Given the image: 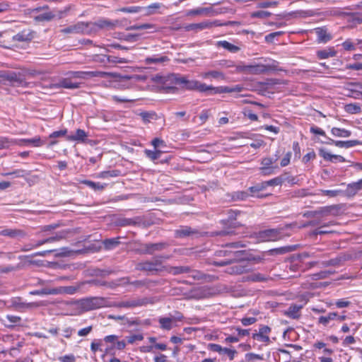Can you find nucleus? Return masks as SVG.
Returning <instances> with one entry per match:
<instances>
[{
    "mask_svg": "<svg viewBox=\"0 0 362 362\" xmlns=\"http://www.w3.org/2000/svg\"><path fill=\"white\" fill-rule=\"evenodd\" d=\"M81 83L72 81L70 76H66L59 81V82L54 85L55 88H63L67 89H76L81 87Z\"/></svg>",
    "mask_w": 362,
    "mask_h": 362,
    "instance_id": "15",
    "label": "nucleus"
},
{
    "mask_svg": "<svg viewBox=\"0 0 362 362\" xmlns=\"http://www.w3.org/2000/svg\"><path fill=\"white\" fill-rule=\"evenodd\" d=\"M361 189L362 179L357 182L349 184L346 187V189L345 190H342L341 195L347 198H352Z\"/></svg>",
    "mask_w": 362,
    "mask_h": 362,
    "instance_id": "11",
    "label": "nucleus"
},
{
    "mask_svg": "<svg viewBox=\"0 0 362 362\" xmlns=\"http://www.w3.org/2000/svg\"><path fill=\"white\" fill-rule=\"evenodd\" d=\"M64 238H65V233L64 232H62V233H57L56 235H53V236L49 237L47 238L38 240V245H42L45 243L59 241Z\"/></svg>",
    "mask_w": 362,
    "mask_h": 362,
    "instance_id": "44",
    "label": "nucleus"
},
{
    "mask_svg": "<svg viewBox=\"0 0 362 362\" xmlns=\"http://www.w3.org/2000/svg\"><path fill=\"white\" fill-rule=\"evenodd\" d=\"M240 214V211H234L232 209L227 210L226 214L228 215V218L226 220H222L221 221V223L224 226L227 225L228 223H230V227L236 228V227L239 226L240 225H238L237 223H233L231 222L233 220H235L237 216Z\"/></svg>",
    "mask_w": 362,
    "mask_h": 362,
    "instance_id": "23",
    "label": "nucleus"
},
{
    "mask_svg": "<svg viewBox=\"0 0 362 362\" xmlns=\"http://www.w3.org/2000/svg\"><path fill=\"white\" fill-rule=\"evenodd\" d=\"M219 25H221V24L218 23L217 21H203V22H201L199 23L189 24L186 27V30H202L204 29L211 28L214 26H219Z\"/></svg>",
    "mask_w": 362,
    "mask_h": 362,
    "instance_id": "13",
    "label": "nucleus"
},
{
    "mask_svg": "<svg viewBox=\"0 0 362 362\" xmlns=\"http://www.w3.org/2000/svg\"><path fill=\"white\" fill-rule=\"evenodd\" d=\"M270 332L271 328L269 326L263 325L259 328L257 333H254L252 334V338L262 342L269 343L270 341V339L268 334Z\"/></svg>",
    "mask_w": 362,
    "mask_h": 362,
    "instance_id": "14",
    "label": "nucleus"
},
{
    "mask_svg": "<svg viewBox=\"0 0 362 362\" xmlns=\"http://www.w3.org/2000/svg\"><path fill=\"white\" fill-rule=\"evenodd\" d=\"M315 33L319 42L325 43L332 39V35L327 33L325 28H317L315 29Z\"/></svg>",
    "mask_w": 362,
    "mask_h": 362,
    "instance_id": "22",
    "label": "nucleus"
},
{
    "mask_svg": "<svg viewBox=\"0 0 362 362\" xmlns=\"http://www.w3.org/2000/svg\"><path fill=\"white\" fill-rule=\"evenodd\" d=\"M119 238H107L103 241L105 250H110L115 249L119 244Z\"/></svg>",
    "mask_w": 362,
    "mask_h": 362,
    "instance_id": "39",
    "label": "nucleus"
},
{
    "mask_svg": "<svg viewBox=\"0 0 362 362\" xmlns=\"http://www.w3.org/2000/svg\"><path fill=\"white\" fill-rule=\"evenodd\" d=\"M34 37V32L30 29L23 30L13 37V40L17 42L30 41Z\"/></svg>",
    "mask_w": 362,
    "mask_h": 362,
    "instance_id": "18",
    "label": "nucleus"
},
{
    "mask_svg": "<svg viewBox=\"0 0 362 362\" xmlns=\"http://www.w3.org/2000/svg\"><path fill=\"white\" fill-rule=\"evenodd\" d=\"M168 247V244L164 242L148 243V250H147L146 252H148V255H153L156 252L164 250Z\"/></svg>",
    "mask_w": 362,
    "mask_h": 362,
    "instance_id": "32",
    "label": "nucleus"
},
{
    "mask_svg": "<svg viewBox=\"0 0 362 362\" xmlns=\"http://www.w3.org/2000/svg\"><path fill=\"white\" fill-rule=\"evenodd\" d=\"M296 222L277 228L267 229L259 232L257 238L262 241H276L284 236V231L296 227Z\"/></svg>",
    "mask_w": 362,
    "mask_h": 362,
    "instance_id": "4",
    "label": "nucleus"
},
{
    "mask_svg": "<svg viewBox=\"0 0 362 362\" xmlns=\"http://www.w3.org/2000/svg\"><path fill=\"white\" fill-rule=\"evenodd\" d=\"M91 24H88V22H78L74 25H69L65 28L61 30V33L64 34H90V29L89 26Z\"/></svg>",
    "mask_w": 362,
    "mask_h": 362,
    "instance_id": "7",
    "label": "nucleus"
},
{
    "mask_svg": "<svg viewBox=\"0 0 362 362\" xmlns=\"http://www.w3.org/2000/svg\"><path fill=\"white\" fill-rule=\"evenodd\" d=\"M16 144V140H10L4 136H0V149L8 148L11 145Z\"/></svg>",
    "mask_w": 362,
    "mask_h": 362,
    "instance_id": "61",
    "label": "nucleus"
},
{
    "mask_svg": "<svg viewBox=\"0 0 362 362\" xmlns=\"http://www.w3.org/2000/svg\"><path fill=\"white\" fill-rule=\"evenodd\" d=\"M13 305L18 309H31L40 306V304L37 303H25L22 302L20 298L15 299L13 301Z\"/></svg>",
    "mask_w": 362,
    "mask_h": 362,
    "instance_id": "33",
    "label": "nucleus"
},
{
    "mask_svg": "<svg viewBox=\"0 0 362 362\" xmlns=\"http://www.w3.org/2000/svg\"><path fill=\"white\" fill-rule=\"evenodd\" d=\"M176 238H199L202 235V233L197 228H192L188 226H181L174 232Z\"/></svg>",
    "mask_w": 362,
    "mask_h": 362,
    "instance_id": "8",
    "label": "nucleus"
},
{
    "mask_svg": "<svg viewBox=\"0 0 362 362\" xmlns=\"http://www.w3.org/2000/svg\"><path fill=\"white\" fill-rule=\"evenodd\" d=\"M279 169V167H267V166H261L259 170L261 171L262 175H270L275 173V171Z\"/></svg>",
    "mask_w": 362,
    "mask_h": 362,
    "instance_id": "63",
    "label": "nucleus"
},
{
    "mask_svg": "<svg viewBox=\"0 0 362 362\" xmlns=\"http://www.w3.org/2000/svg\"><path fill=\"white\" fill-rule=\"evenodd\" d=\"M117 11L128 13H136L142 12V8L141 6H133L119 8L117 9Z\"/></svg>",
    "mask_w": 362,
    "mask_h": 362,
    "instance_id": "52",
    "label": "nucleus"
},
{
    "mask_svg": "<svg viewBox=\"0 0 362 362\" xmlns=\"http://www.w3.org/2000/svg\"><path fill=\"white\" fill-rule=\"evenodd\" d=\"M218 45L232 53H236L240 50V48L238 46L234 45L226 40L219 41Z\"/></svg>",
    "mask_w": 362,
    "mask_h": 362,
    "instance_id": "47",
    "label": "nucleus"
},
{
    "mask_svg": "<svg viewBox=\"0 0 362 362\" xmlns=\"http://www.w3.org/2000/svg\"><path fill=\"white\" fill-rule=\"evenodd\" d=\"M213 66H218L221 69H228L233 67L236 69L238 66H235L234 62L230 60H220L216 62V64H214Z\"/></svg>",
    "mask_w": 362,
    "mask_h": 362,
    "instance_id": "50",
    "label": "nucleus"
},
{
    "mask_svg": "<svg viewBox=\"0 0 362 362\" xmlns=\"http://www.w3.org/2000/svg\"><path fill=\"white\" fill-rule=\"evenodd\" d=\"M201 76L204 79H209L210 78H212L214 79H221V80L226 79L225 74L222 71H220L218 70H213V71L203 72Z\"/></svg>",
    "mask_w": 362,
    "mask_h": 362,
    "instance_id": "31",
    "label": "nucleus"
},
{
    "mask_svg": "<svg viewBox=\"0 0 362 362\" xmlns=\"http://www.w3.org/2000/svg\"><path fill=\"white\" fill-rule=\"evenodd\" d=\"M58 289L57 288H42L40 290H36L34 291H31L30 294L32 295H53L57 294Z\"/></svg>",
    "mask_w": 362,
    "mask_h": 362,
    "instance_id": "53",
    "label": "nucleus"
},
{
    "mask_svg": "<svg viewBox=\"0 0 362 362\" xmlns=\"http://www.w3.org/2000/svg\"><path fill=\"white\" fill-rule=\"evenodd\" d=\"M180 74H171L167 76L156 75L152 81L157 84L161 91L165 93H175L177 89L175 86H179Z\"/></svg>",
    "mask_w": 362,
    "mask_h": 362,
    "instance_id": "2",
    "label": "nucleus"
},
{
    "mask_svg": "<svg viewBox=\"0 0 362 362\" xmlns=\"http://www.w3.org/2000/svg\"><path fill=\"white\" fill-rule=\"evenodd\" d=\"M344 110L349 114H357L361 112V107L357 103L347 104L345 105Z\"/></svg>",
    "mask_w": 362,
    "mask_h": 362,
    "instance_id": "49",
    "label": "nucleus"
},
{
    "mask_svg": "<svg viewBox=\"0 0 362 362\" xmlns=\"http://www.w3.org/2000/svg\"><path fill=\"white\" fill-rule=\"evenodd\" d=\"M301 308V305H291L286 311V315L293 319H297L300 316L299 313Z\"/></svg>",
    "mask_w": 362,
    "mask_h": 362,
    "instance_id": "42",
    "label": "nucleus"
},
{
    "mask_svg": "<svg viewBox=\"0 0 362 362\" xmlns=\"http://www.w3.org/2000/svg\"><path fill=\"white\" fill-rule=\"evenodd\" d=\"M331 134L337 137H349L351 135V132L342 128L332 127Z\"/></svg>",
    "mask_w": 362,
    "mask_h": 362,
    "instance_id": "41",
    "label": "nucleus"
},
{
    "mask_svg": "<svg viewBox=\"0 0 362 362\" xmlns=\"http://www.w3.org/2000/svg\"><path fill=\"white\" fill-rule=\"evenodd\" d=\"M146 29H154L155 25L151 23H143L140 25H134L127 28V30H146Z\"/></svg>",
    "mask_w": 362,
    "mask_h": 362,
    "instance_id": "54",
    "label": "nucleus"
},
{
    "mask_svg": "<svg viewBox=\"0 0 362 362\" xmlns=\"http://www.w3.org/2000/svg\"><path fill=\"white\" fill-rule=\"evenodd\" d=\"M198 91L201 93H206L209 91H211L209 94H211V93H214V86L206 85V83H201L198 81V84L197 85V88Z\"/></svg>",
    "mask_w": 362,
    "mask_h": 362,
    "instance_id": "58",
    "label": "nucleus"
},
{
    "mask_svg": "<svg viewBox=\"0 0 362 362\" xmlns=\"http://www.w3.org/2000/svg\"><path fill=\"white\" fill-rule=\"evenodd\" d=\"M276 161L277 158H273L272 157H264L261 160V165L267 167H278L277 165H275Z\"/></svg>",
    "mask_w": 362,
    "mask_h": 362,
    "instance_id": "59",
    "label": "nucleus"
},
{
    "mask_svg": "<svg viewBox=\"0 0 362 362\" xmlns=\"http://www.w3.org/2000/svg\"><path fill=\"white\" fill-rule=\"evenodd\" d=\"M168 61L169 58L167 56L153 55L152 57H148L145 59V63L147 65H150L152 64H163Z\"/></svg>",
    "mask_w": 362,
    "mask_h": 362,
    "instance_id": "36",
    "label": "nucleus"
},
{
    "mask_svg": "<svg viewBox=\"0 0 362 362\" xmlns=\"http://www.w3.org/2000/svg\"><path fill=\"white\" fill-rule=\"evenodd\" d=\"M161 8H164V6L161 3H153L147 6H141L142 12L145 16H151L156 13H161L159 11Z\"/></svg>",
    "mask_w": 362,
    "mask_h": 362,
    "instance_id": "19",
    "label": "nucleus"
},
{
    "mask_svg": "<svg viewBox=\"0 0 362 362\" xmlns=\"http://www.w3.org/2000/svg\"><path fill=\"white\" fill-rule=\"evenodd\" d=\"M248 270L247 266L242 263L233 265L226 269V272L231 275L242 274Z\"/></svg>",
    "mask_w": 362,
    "mask_h": 362,
    "instance_id": "25",
    "label": "nucleus"
},
{
    "mask_svg": "<svg viewBox=\"0 0 362 362\" xmlns=\"http://www.w3.org/2000/svg\"><path fill=\"white\" fill-rule=\"evenodd\" d=\"M45 142L41 139L40 136H36L32 139H22L16 140V144L19 146H28L32 145L35 147L42 146Z\"/></svg>",
    "mask_w": 362,
    "mask_h": 362,
    "instance_id": "16",
    "label": "nucleus"
},
{
    "mask_svg": "<svg viewBox=\"0 0 362 362\" xmlns=\"http://www.w3.org/2000/svg\"><path fill=\"white\" fill-rule=\"evenodd\" d=\"M265 189L264 185L262 182L258 183L255 186L250 187L248 188V191L250 192V196L252 197H262V196H260L257 194L259 192Z\"/></svg>",
    "mask_w": 362,
    "mask_h": 362,
    "instance_id": "46",
    "label": "nucleus"
},
{
    "mask_svg": "<svg viewBox=\"0 0 362 362\" xmlns=\"http://www.w3.org/2000/svg\"><path fill=\"white\" fill-rule=\"evenodd\" d=\"M274 69L270 65L251 64L236 67V72H244L248 74H261Z\"/></svg>",
    "mask_w": 362,
    "mask_h": 362,
    "instance_id": "6",
    "label": "nucleus"
},
{
    "mask_svg": "<svg viewBox=\"0 0 362 362\" xmlns=\"http://www.w3.org/2000/svg\"><path fill=\"white\" fill-rule=\"evenodd\" d=\"M31 12L37 14L33 17V18L35 21L40 23L50 22L54 19H61L66 16L67 10L52 11L49 6L44 5L33 8Z\"/></svg>",
    "mask_w": 362,
    "mask_h": 362,
    "instance_id": "1",
    "label": "nucleus"
},
{
    "mask_svg": "<svg viewBox=\"0 0 362 362\" xmlns=\"http://www.w3.org/2000/svg\"><path fill=\"white\" fill-rule=\"evenodd\" d=\"M144 153L151 160L155 161L160 157L162 152L160 151H151L146 149L144 151Z\"/></svg>",
    "mask_w": 362,
    "mask_h": 362,
    "instance_id": "56",
    "label": "nucleus"
},
{
    "mask_svg": "<svg viewBox=\"0 0 362 362\" xmlns=\"http://www.w3.org/2000/svg\"><path fill=\"white\" fill-rule=\"evenodd\" d=\"M0 235L7 236L12 238L18 237L24 238L25 236V233L19 229L6 228L0 231Z\"/></svg>",
    "mask_w": 362,
    "mask_h": 362,
    "instance_id": "21",
    "label": "nucleus"
},
{
    "mask_svg": "<svg viewBox=\"0 0 362 362\" xmlns=\"http://www.w3.org/2000/svg\"><path fill=\"white\" fill-rule=\"evenodd\" d=\"M88 24H91L89 26L90 34L97 32L98 29L113 30L120 25L118 20L111 21L107 18H100L95 22H88Z\"/></svg>",
    "mask_w": 362,
    "mask_h": 362,
    "instance_id": "5",
    "label": "nucleus"
},
{
    "mask_svg": "<svg viewBox=\"0 0 362 362\" xmlns=\"http://www.w3.org/2000/svg\"><path fill=\"white\" fill-rule=\"evenodd\" d=\"M160 329L170 330L174 326V321L171 317H161L158 319Z\"/></svg>",
    "mask_w": 362,
    "mask_h": 362,
    "instance_id": "34",
    "label": "nucleus"
},
{
    "mask_svg": "<svg viewBox=\"0 0 362 362\" xmlns=\"http://www.w3.org/2000/svg\"><path fill=\"white\" fill-rule=\"evenodd\" d=\"M106 74L103 71H69L66 76H70L72 79H87L93 77H103Z\"/></svg>",
    "mask_w": 362,
    "mask_h": 362,
    "instance_id": "9",
    "label": "nucleus"
},
{
    "mask_svg": "<svg viewBox=\"0 0 362 362\" xmlns=\"http://www.w3.org/2000/svg\"><path fill=\"white\" fill-rule=\"evenodd\" d=\"M167 272L173 275L188 274L189 272H191V267L188 266L170 267L168 268Z\"/></svg>",
    "mask_w": 362,
    "mask_h": 362,
    "instance_id": "37",
    "label": "nucleus"
},
{
    "mask_svg": "<svg viewBox=\"0 0 362 362\" xmlns=\"http://www.w3.org/2000/svg\"><path fill=\"white\" fill-rule=\"evenodd\" d=\"M103 298L98 297L86 298L81 300V305L83 308L90 310L103 306Z\"/></svg>",
    "mask_w": 362,
    "mask_h": 362,
    "instance_id": "10",
    "label": "nucleus"
},
{
    "mask_svg": "<svg viewBox=\"0 0 362 362\" xmlns=\"http://www.w3.org/2000/svg\"><path fill=\"white\" fill-rule=\"evenodd\" d=\"M243 87L240 85H236L233 87L229 86H218L214 87V93L211 94L223 93H240L243 91Z\"/></svg>",
    "mask_w": 362,
    "mask_h": 362,
    "instance_id": "20",
    "label": "nucleus"
},
{
    "mask_svg": "<svg viewBox=\"0 0 362 362\" xmlns=\"http://www.w3.org/2000/svg\"><path fill=\"white\" fill-rule=\"evenodd\" d=\"M211 295V288L208 286L199 287L194 290V296L197 298H208Z\"/></svg>",
    "mask_w": 362,
    "mask_h": 362,
    "instance_id": "38",
    "label": "nucleus"
},
{
    "mask_svg": "<svg viewBox=\"0 0 362 362\" xmlns=\"http://www.w3.org/2000/svg\"><path fill=\"white\" fill-rule=\"evenodd\" d=\"M272 13L266 11H257L251 13L250 16L252 18H261L264 19L269 17Z\"/></svg>",
    "mask_w": 362,
    "mask_h": 362,
    "instance_id": "57",
    "label": "nucleus"
},
{
    "mask_svg": "<svg viewBox=\"0 0 362 362\" xmlns=\"http://www.w3.org/2000/svg\"><path fill=\"white\" fill-rule=\"evenodd\" d=\"M337 316V313L333 312L329 313L327 316H321L318 319V322L326 326L329 322L330 320H333L336 319Z\"/></svg>",
    "mask_w": 362,
    "mask_h": 362,
    "instance_id": "51",
    "label": "nucleus"
},
{
    "mask_svg": "<svg viewBox=\"0 0 362 362\" xmlns=\"http://www.w3.org/2000/svg\"><path fill=\"white\" fill-rule=\"evenodd\" d=\"M293 246H284L269 250L265 252V254L272 256L281 255L293 251Z\"/></svg>",
    "mask_w": 362,
    "mask_h": 362,
    "instance_id": "26",
    "label": "nucleus"
},
{
    "mask_svg": "<svg viewBox=\"0 0 362 362\" xmlns=\"http://www.w3.org/2000/svg\"><path fill=\"white\" fill-rule=\"evenodd\" d=\"M245 251L244 250H236V251H232L230 252V257L229 259L230 262H236V261H240L242 262L244 260V255Z\"/></svg>",
    "mask_w": 362,
    "mask_h": 362,
    "instance_id": "45",
    "label": "nucleus"
},
{
    "mask_svg": "<svg viewBox=\"0 0 362 362\" xmlns=\"http://www.w3.org/2000/svg\"><path fill=\"white\" fill-rule=\"evenodd\" d=\"M0 83L23 88L29 86V83L25 81V74L14 71H0Z\"/></svg>",
    "mask_w": 362,
    "mask_h": 362,
    "instance_id": "3",
    "label": "nucleus"
},
{
    "mask_svg": "<svg viewBox=\"0 0 362 362\" xmlns=\"http://www.w3.org/2000/svg\"><path fill=\"white\" fill-rule=\"evenodd\" d=\"M319 154L321 157L324 158V160L327 161H330L332 163H336L337 161L340 163H344L346 162V159L340 156V155H334L331 154L330 153L327 152L325 149H320Z\"/></svg>",
    "mask_w": 362,
    "mask_h": 362,
    "instance_id": "17",
    "label": "nucleus"
},
{
    "mask_svg": "<svg viewBox=\"0 0 362 362\" xmlns=\"http://www.w3.org/2000/svg\"><path fill=\"white\" fill-rule=\"evenodd\" d=\"M317 57L320 59H327L329 57H335L337 54V51L334 47H328L325 49H321L317 51Z\"/></svg>",
    "mask_w": 362,
    "mask_h": 362,
    "instance_id": "35",
    "label": "nucleus"
},
{
    "mask_svg": "<svg viewBox=\"0 0 362 362\" xmlns=\"http://www.w3.org/2000/svg\"><path fill=\"white\" fill-rule=\"evenodd\" d=\"M136 269L149 272H158V269H155L151 260L139 262L136 265Z\"/></svg>",
    "mask_w": 362,
    "mask_h": 362,
    "instance_id": "29",
    "label": "nucleus"
},
{
    "mask_svg": "<svg viewBox=\"0 0 362 362\" xmlns=\"http://www.w3.org/2000/svg\"><path fill=\"white\" fill-rule=\"evenodd\" d=\"M268 277L261 273H253L248 276L250 281L254 282H262L268 280Z\"/></svg>",
    "mask_w": 362,
    "mask_h": 362,
    "instance_id": "55",
    "label": "nucleus"
},
{
    "mask_svg": "<svg viewBox=\"0 0 362 362\" xmlns=\"http://www.w3.org/2000/svg\"><path fill=\"white\" fill-rule=\"evenodd\" d=\"M81 183H83V184L87 185L88 187L94 189L95 191H101L106 186V184H102L100 182H93L91 180H81Z\"/></svg>",
    "mask_w": 362,
    "mask_h": 362,
    "instance_id": "43",
    "label": "nucleus"
},
{
    "mask_svg": "<svg viewBox=\"0 0 362 362\" xmlns=\"http://www.w3.org/2000/svg\"><path fill=\"white\" fill-rule=\"evenodd\" d=\"M87 137L86 132L81 129H78L75 133V134L68 135L66 136V140L69 141H78L83 142L85 139Z\"/></svg>",
    "mask_w": 362,
    "mask_h": 362,
    "instance_id": "30",
    "label": "nucleus"
},
{
    "mask_svg": "<svg viewBox=\"0 0 362 362\" xmlns=\"http://www.w3.org/2000/svg\"><path fill=\"white\" fill-rule=\"evenodd\" d=\"M198 81L188 80L186 77L180 75L179 86L187 90H196Z\"/></svg>",
    "mask_w": 362,
    "mask_h": 362,
    "instance_id": "24",
    "label": "nucleus"
},
{
    "mask_svg": "<svg viewBox=\"0 0 362 362\" xmlns=\"http://www.w3.org/2000/svg\"><path fill=\"white\" fill-rule=\"evenodd\" d=\"M244 246H245V245L241 244L240 242L231 243L227 244L226 245V249L217 251L216 254L219 257H222V256L223 257H228V258H229L230 257V250H228L229 248H239V247H243Z\"/></svg>",
    "mask_w": 362,
    "mask_h": 362,
    "instance_id": "27",
    "label": "nucleus"
},
{
    "mask_svg": "<svg viewBox=\"0 0 362 362\" xmlns=\"http://www.w3.org/2000/svg\"><path fill=\"white\" fill-rule=\"evenodd\" d=\"M119 281H122V284H132L136 287H141V286H146L147 284L146 280H136V281L131 282L129 281V277L122 278Z\"/></svg>",
    "mask_w": 362,
    "mask_h": 362,
    "instance_id": "48",
    "label": "nucleus"
},
{
    "mask_svg": "<svg viewBox=\"0 0 362 362\" xmlns=\"http://www.w3.org/2000/svg\"><path fill=\"white\" fill-rule=\"evenodd\" d=\"M169 255L156 256L153 257L151 262L155 269H158V272L167 271L168 268L163 265V259H168Z\"/></svg>",
    "mask_w": 362,
    "mask_h": 362,
    "instance_id": "28",
    "label": "nucleus"
},
{
    "mask_svg": "<svg viewBox=\"0 0 362 362\" xmlns=\"http://www.w3.org/2000/svg\"><path fill=\"white\" fill-rule=\"evenodd\" d=\"M286 181L285 176L281 175L271 179L268 181L262 182L264 189L268 186H278L281 185Z\"/></svg>",
    "mask_w": 362,
    "mask_h": 362,
    "instance_id": "40",
    "label": "nucleus"
},
{
    "mask_svg": "<svg viewBox=\"0 0 362 362\" xmlns=\"http://www.w3.org/2000/svg\"><path fill=\"white\" fill-rule=\"evenodd\" d=\"M341 209V206L340 205H332V206L326 207L323 210V212L329 213L334 216H337V215H338L339 211Z\"/></svg>",
    "mask_w": 362,
    "mask_h": 362,
    "instance_id": "64",
    "label": "nucleus"
},
{
    "mask_svg": "<svg viewBox=\"0 0 362 362\" xmlns=\"http://www.w3.org/2000/svg\"><path fill=\"white\" fill-rule=\"evenodd\" d=\"M150 303V300L146 298H136V299H132L129 300L122 301L117 304V307L119 308H136V307H140L143 305H146Z\"/></svg>",
    "mask_w": 362,
    "mask_h": 362,
    "instance_id": "12",
    "label": "nucleus"
},
{
    "mask_svg": "<svg viewBox=\"0 0 362 362\" xmlns=\"http://www.w3.org/2000/svg\"><path fill=\"white\" fill-rule=\"evenodd\" d=\"M41 245H38V240H37V241L32 240L31 242L25 244L21 247V250L23 252H28V251L32 250L33 249H35V248H37V247L41 246Z\"/></svg>",
    "mask_w": 362,
    "mask_h": 362,
    "instance_id": "62",
    "label": "nucleus"
},
{
    "mask_svg": "<svg viewBox=\"0 0 362 362\" xmlns=\"http://www.w3.org/2000/svg\"><path fill=\"white\" fill-rule=\"evenodd\" d=\"M250 197L247 191H238L234 192L233 199L235 200H245Z\"/></svg>",
    "mask_w": 362,
    "mask_h": 362,
    "instance_id": "60",
    "label": "nucleus"
}]
</instances>
